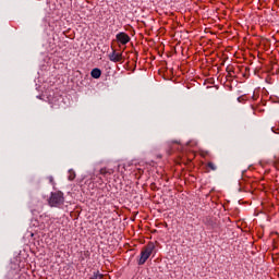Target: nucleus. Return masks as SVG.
<instances>
[{"mask_svg":"<svg viewBox=\"0 0 279 279\" xmlns=\"http://www.w3.org/2000/svg\"><path fill=\"white\" fill-rule=\"evenodd\" d=\"M50 208H62L64 206V193L62 191L52 192L48 199Z\"/></svg>","mask_w":279,"mask_h":279,"instance_id":"nucleus-1","label":"nucleus"},{"mask_svg":"<svg viewBox=\"0 0 279 279\" xmlns=\"http://www.w3.org/2000/svg\"><path fill=\"white\" fill-rule=\"evenodd\" d=\"M154 250H156V245H154V242H149L141 252V257L137 262V265H143L144 263H147L149 256L154 253Z\"/></svg>","mask_w":279,"mask_h":279,"instance_id":"nucleus-2","label":"nucleus"},{"mask_svg":"<svg viewBox=\"0 0 279 279\" xmlns=\"http://www.w3.org/2000/svg\"><path fill=\"white\" fill-rule=\"evenodd\" d=\"M110 62H125V57H123V52L117 51V49H112V51L108 54Z\"/></svg>","mask_w":279,"mask_h":279,"instance_id":"nucleus-3","label":"nucleus"},{"mask_svg":"<svg viewBox=\"0 0 279 279\" xmlns=\"http://www.w3.org/2000/svg\"><path fill=\"white\" fill-rule=\"evenodd\" d=\"M116 40L120 45H128V43H130V40H132V38H130V35H128V33L121 32L116 35Z\"/></svg>","mask_w":279,"mask_h":279,"instance_id":"nucleus-4","label":"nucleus"},{"mask_svg":"<svg viewBox=\"0 0 279 279\" xmlns=\"http://www.w3.org/2000/svg\"><path fill=\"white\" fill-rule=\"evenodd\" d=\"M113 173H114V169L112 168L105 167L99 170V175H102V178H105L107 181H108V177L112 175Z\"/></svg>","mask_w":279,"mask_h":279,"instance_id":"nucleus-5","label":"nucleus"},{"mask_svg":"<svg viewBox=\"0 0 279 279\" xmlns=\"http://www.w3.org/2000/svg\"><path fill=\"white\" fill-rule=\"evenodd\" d=\"M168 147H169V154H173L175 149H180V142L178 141L168 142Z\"/></svg>","mask_w":279,"mask_h":279,"instance_id":"nucleus-6","label":"nucleus"},{"mask_svg":"<svg viewBox=\"0 0 279 279\" xmlns=\"http://www.w3.org/2000/svg\"><path fill=\"white\" fill-rule=\"evenodd\" d=\"M90 75L92 77H94V80H99V77H101V70L98 68H95L92 70Z\"/></svg>","mask_w":279,"mask_h":279,"instance_id":"nucleus-7","label":"nucleus"},{"mask_svg":"<svg viewBox=\"0 0 279 279\" xmlns=\"http://www.w3.org/2000/svg\"><path fill=\"white\" fill-rule=\"evenodd\" d=\"M75 178H76L75 170L70 169V170H69L68 180H69L70 182H73V180H75Z\"/></svg>","mask_w":279,"mask_h":279,"instance_id":"nucleus-8","label":"nucleus"},{"mask_svg":"<svg viewBox=\"0 0 279 279\" xmlns=\"http://www.w3.org/2000/svg\"><path fill=\"white\" fill-rule=\"evenodd\" d=\"M207 169H209L210 171H217V165H215V162L213 161H208Z\"/></svg>","mask_w":279,"mask_h":279,"instance_id":"nucleus-9","label":"nucleus"},{"mask_svg":"<svg viewBox=\"0 0 279 279\" xmlns=\"http://www.w3.org/2000/svg\"><path fill=\"white\" fill-rule=\"evenodd\" d=\"M94 278L95 279H104V275L99 274V271L94 272Z\"/></svg>","mask_w":279,"mask_h":279,"instance_id":"nucleus-10","label":"nucleus"},{"mask_svg":"<svg viewBox=\"0 0 279 279\" xmlns=\"http://www.w3.org/2000/svg\"><path fill=\"white\" fill-rule=\"evenodd\" d=\"M48 180H49L50 184H53V177H49Z\"/></svg>","mask_w":279,"mask_h":279,"instance_id":"nucleus-11","label":"nucleus"},{"mask_svg":"<svg viewBox=\"0 0 279 279\" xmlns=\"http://www.w3.org/2000/svg\"><path fill=\"white\" fill-rule=\"evenodd\" d=\"M271 131L275 133V134H278L279 132L276 131V128H272Z\"/></svg>","mask_w":279,"mask_h":279,"instance_id":"nucleus-12","label":"nucleus"},{"mask_svg":"<svg viewBox=\"0 0 279 279\" xmlns=\"http://www.w3.org/2000/svg\"><path fill=\"white\" fill-rule=\"evenodd\" d=\"M211 228H215V225H211Z\"/></svg>","mask_w":279,"mask_h":279,"instance_id":"nucleus-13","label":"nucleus"}]
</instances>
